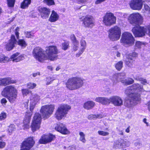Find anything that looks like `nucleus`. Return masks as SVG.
Here are the masks:
<instances>
[{
  "label": "nucleus",
  "mask_w": 150,
  "mask_h": 150,
  "mask_svg": "<svg viewBox=\"0 0 150 150\" xmlns=\"http://www.w3.org/2000/svg\"><path fill=\"white\" fill-rule=\"evenodd\" d=\"M45 52L40 47H36L32 51V54L34 58L40 62L44 60H49L54 61L58 58V54L59 53L57 47L54 45H49L46 47Z\"/></svg>",
  "instance_id": "obj_1"
},
{
  "label": "nucleus",
  "mask_w": 150,
  "mask_h": 150,
  "mask_svg": "<svg viewBox=\"0 0 150 150\" xmlns=\"http://www.w3.org/2000/svg\"><path fill=\"white\" fill-rule=\"evenodd\" d=\"M55 108L54 104L46 105L42 106L40 110L41 115L36 112L33 117L30 127L33 132L39 129L41 127L42 117L44 120L48 118L53 114Z\"/></svg>",
  "instance_id": "obj_2"
},
{
  "label": "nucleus",
  "mask_w": 150,
  "mask_h": 150,
  "mask_svg": "<svg viewBox=\"0 0 150 150\" xmlns=\"http://www.w3.org/2000/svg\"><path fill=\"white\" fill-rule=\"evenodd\" d=\"M16 80L12 79L10 77L0 78V86H5L1 92V95L6 98L11 103H14L17 97L18 91L14 86L9 84L16 83Z\"/></svg>",
  "instance_id": "obj_3"
},
{
  "label": "nucleus",
  "mask_w": 150,
  "mask_h": 150,
  "mask_svg": "<svg viewBox=\"0 0 150 150\" xmlns=\"http://www.w3.org/2000/svg\"><path fill=\"white\" fill-rule=\"evenodd\" d=\"M143 90V86L138 83L133 84L127 87L125 91L127 96L128 100H129L130 103L140 100V95L138 93L132 92L137 90L142 91Z\"/></svg>",
  "instance_id": "obj_4"
},
{
  "label": "nucleus",
  "mask_w": 150,
  "mask_h": 150,
  "mask_svg": "<svg viewBox=\"0 0 150 150\" xmlns=\"http://www.w3.org/2000/svg\"><path fill=\"white\" fill-rule=\"evenodd\" d=\"M84 81L81 77H72L68 79L65 83L66 87L71 91L78 89L83 86Z\"/></svg>",
  "instance_id": "obj_5"
},
{
  "label": "nucleus",
  "mask_w": 150,
  "mask_h": 150,
  "mask_svg": "<svg viewBox=\"0 0 150 150\" xmlns=\"http://www.w3.org/2000/svg\"><path fill=\"white\" fill-rule=\"evenodd\" d=\"M71 109V106L67 104L63 103L59 105L54 113V117L58 121L64 118L67 117Z\"/></svg>",
  "instance_id": "obj_6"
},
{
  "label": "nucleus",
  "mask_w": 150,
  "mask_h": 150,
  "mask_svg": "<svg viewBox=\"0 0 150 150\" xmlns=\"http://www.w3.org/2000/svg\"><path fill=\"white\" fill-rule=\"evenodd\" d=\"M108 37L112 41L117 40L120 38L121 35L120 28L117 25H115L109 30Z\"/></svg>",
  "instance_id": "obj_7"
},
{
  "label": "nucleus",
  "mask_w": 150,
  "mask_h": 150,
  "mask_svg": "<svg viewBox=\"0 0 150 150\" xmlns=\"http://www.w3.org/2000/svg\"><path fill=\"white\" fill-rule=\"evenodd\" d=\"M116 21V17L110 12L106 13L103 17V22L105 25L107 26H110L115 24Z\"/></svg>",
  "instance_id": "obj_8"
},
{
  "label": "nucleus",
  "mask_w": 150,
  "mask_h": 150,
  "mask_svg": "<svg viewBox=\"0 0 150 150\" xmlns=\"http://www.w3.org/2000/svg\"><path fill=\"white\" fill-rule=\"evenodd\" d=\"M138 56V53L135 52L127 54L125 61V66L129 67H132L135 62L134 59L137 58Z\"/></svg>",
  "instance_id": "obj_9"
},
{
  "label": "nucleus",
  "mask_w": 150,
  "mask_h": 150,
  "mask_svg": "<svg viewBox=\"0 0 150 150\" xmlns=\"http://www.w3.org/2000/svg\"><path fill=\"white\" fill-rule=\"evenodd\" d=\"M132 31L135 37H141L145 35L146 29L144 27L138 25L134 26Z\"/></svg>",
  "instance_id": "obj_10"
},
{
  "label": "nucleus",
  "mask_w": 150,
  "mask_h": 150,
  "mask_svg": "<svg viewBox=\"0 0 150 150\" xmlns=\"http://www.w3.org/2000/svg\"><path fill=\"white\" fill-rule=\"evenodd\" d=\"M35 142L33 137H29L25 139L22 143L20 150H32L30 149L33 146Z\"/></svg>",
  "instance_id": "obj_11"
},
{
  "label": "nucleus",
  "mask_w": 150,
  "mask_h": 150,
  "mask_svg": "<svg viewBox=\"0 0 150 150\" xmlns=\"http://www.w3.org/2000/svg\"><path fill=\"white\" fill-rule=\"evenodd\" d=\"M134 39L132 35L128 32H125L122 34L120 41L126 44H132L134 43Z\"/></svg>",
  "instance_id": "obj_12"
},
{
  "label": "nucleus",
  "mask_w": 150,
  "mask_h": 150,
  "mask_svg": "<svg viewBox=\"0 0 150 150\" xmlns=\"http://www.w3.org/2000/svg\"><path fill=\"white\" fill-rule=\"evenodd\" d=\"M141 16L138 13H133L130 15L128 20L129 23L133 25L140 24Z\"/></svg>",
  "instance_id": "obj_13"
},
{
  "label": "nucleus",
  "mask_w": 150,
  "mask_h": 150,
  "mask_svg": "<svg viewBox=\"0 0 150 150\" xmlns=\"http://www.w3.org/2000/svg\"><path fill=\"white\" fill-rule=\"evenodd\" d=\"M83 17L82 21L85 28H91L95 25L94 19L93 16L87 15Z\"/></svg>",
  "instance_id": "obj_14"
},
{
  "label": "nucleus",
  "mask_w": 150,
  "mask_h": 150,
  "mask_svg": "<svg viewBox=\"0 0 150 150\" xmlns=\"http://www.w3.org/2000/svg\"><path fill=\"white\" fill-rule=\"evenodd\" d=\"M144 2L143 0H132L129 6L133 10H140L142 8Z\"/></svg>",
  "instance_id": "obj_15"
},
{
  "label": "nucleus",
  "mask_w": 150,
  "mask_h": 150,
  "mask_svg": "<svg viewBox=\"0 0 150 150\" xmlns=\"http://www.w3.org/2000/svg\"><path fill=\"white\" fill-rule=\"evenodd\" d=\"M55 129L62 134L66 135L69 133L66 125L63 123L59 122L54 127Z\"/></svg>",
  "instance_id": "obj_16"
},
{
  "label": "nucleus",
  "mask_w": 150,
  "mask_h": 150,
  "mask_svg": "<svg viewBox=\"0 0 150 150\" xmlns=\"http://www.w3.org/2000/svg\"><path fill=\"white\" fill-rule=\"evenodd\" d=\"M55 138V136L52 134L49 135L44 134L39 139V142L40 144H45L51 142Z\"/></svg>",
  "instance_id": "obj_17"
},
{
  "label": "nucleus",
  "mask_w": 150,
  "mask_h": 150,
  "mask_svg": "<svg viewBox=\"0 0 150 150\" xmlns=\"http://www.w3.org/2000/svg\"><path fill=\"white\" fill-rule=\"evenodd\" d=\"M17 42V40L15 35L12 34L8 42L6 45V50L8 51L12 50L15 47V45L16 44Z\"/></svg>",
  "instance_id": "obj_18"
},
{
  "label": "nucleus",
  "mask_w": 150,
  "mask_h": 150,
  "mask_svg": "<svg viewBox=\"0 0 150 150\" xmlns=\"http://www.w3.org/2000/svg\"><path fill=\"white\" fill-rule=\"evenodd\" d=\"M38 11L40 15L43 19L48 18L50 13V9L46 7L39 8Z\"/></svg>",
  "instance_id": "obj_19"
},
{
  "label": "nucleus",
  "mask_w": 150,
  "mask_h": 150,
  "mask_svg": "<svg viewBox=\"0 0 150 150\" xmlns=\"http://www.w3.org/2000/svg\"><path fill=\"white\" fill-rule=\"evenodd\" d=\"M32 114L30 112H26L23 121V127L26 129L29 128V124Z\"/></svg>",
  "instance_id": "obj_20"
},
{
  "label": "nucleus",
  "mask_w": 150,
  "mask_h": 150,
  "mask_svg": "<svg viewBox=\"0 0 150 150\" xmlns=\"http://www.w3.org/2000/svg\"><path fill=\"white\" fill-rule=\"evenodd\" d=\"M111 103L115 106H120L123 104V101L121 98L118 96L111 97Z\"/></svg>",
  "instance_id": "obj_21"
},
{
  "label": "nucleus",
  "mask_w": 150,
  "mask_h": 150,
  "mask_svg": "<svg viewBox=\"0 0 150 150\" xmlns=\"http://www.w3.org/2000/svg\"><path fill=\"white\" fill-rule=\"evenodd\" d=\"M9 58L13 62H18L23 59L24 57L23 55L20 54L19 52H17L12 54Z\"/></svg>",
  "instance_id": "obj_22"
},
{
  "label": "nucleus",
  "mask_w": 150,
  "mask_h": 150,
  "mask_svg": "<svg viewBox=\"0 0 150 150\" xmlns=\"http://www.w3.org/2000/svg\"><path fill=\"white\" fill-rule=\"evenodd\" d=\"M95 100L103 105H109L111 103V97L108 98L105 97H98L96 98Z\"/></svg>",
  "instance_id": "obj_23"
},
{
  "label": "nucleus",
  "mask_w": 150,
  "mask_h": 150,
  "mask_svg": "<svg viewBox=\"0 0 150 150\" xmlns=\"http://www.w3.org/2000/svg\"><path fill=\"white\" fill-rule=\"evenodd\" d=\"M59 16L54 11L52 10V13L48 19L50 22H54L57 21L59 19Z\"/></svg>",
  "instance_id": "obj_24"
},
{
  "label": "nucleus",
  "mask_w": 150,
  "mask_h": 150,
  "mask_svg": "<svg viewBox=\"0 0 150 150\" xmlns=\"http://www.w3.org/2000/svg\"><path fill=\"white\" fill-rule=\"evenodd\" d=\"M95 105V103L93 101H88L84 103L83 107L86 110H90L93 108Z\"/></svg>",
  "instance_id": "obj_25"
},
{
  "label": "nucleus",
  "mask_w": 150,
  "mask_h": 150,
  "mask_svg": "<svg viewBox=\"0 0 150 150\" xmlns=\"http://www.w3.org/2000/svg\"><path fill=\"white\" fill-rule=\"evenodd\" d=\"M31 3V0H23L21 3L20 8L22 9H27Z\"/></svg>",
  "instance_id": "obj_26"
},
{
  "label": "nucleus",
  "mask_w": 150,
  "mask_h": 150,
  "mask_svg": "<svg viewBox=\"0 0 150 150\" xmlns=\"http://www.w3.org/2000/svg\"><path fill=\"white\" fill-rule=\"evenodd\" d=\"M120 81L124 85L127 86L133 83L134 82V80L133 79L129 78H128V80L126 79H122L120 80Z\"/></svg>",
  "instance_id": "obj_27"
},
{
  "label": "nucleus",
  "mask_w": 150,
  "mask_h": 150,
  "mask_svg": "<svg viewBox=\"0 0 150 150\" xmlns=\"http://www.w3.org/2000/svg\"><path fill=\"white\" fill-rule=\"evenodd\" d=\"M10 59L3 54H0V63H6L11 61Z\"/></svg>",
  "instance_id": "obj_28"
},
{
  "label": "nucleus",
  "mask_w": 150,
  "mask_h": 150,
  "mask_svg": "<svg viewBox=\"0 0 150 150\" xmlns=\"http://www.w3.org/2000/svg\"><path fill=\"white\" fill-rule=\"evenodd\" d=\"M18 45L22 48L25 47L27 45V44L25 40L23 39H19L17 42Z\"/></svg>",
  "instance_id": "obj_29"
},
{
  "label": "nucleus",
  "mask_w": 150,
  "mask_h": 150,
  "mask_svg": "<svg viewBox=\"0 0 150 150\" xmlns=\"http://www.w3.org/2000/svg\"><path fill=\"white\" fill-rule=\"evenodd\" d=\"M123 62L122 61H120L117 62L115 65L116 69L118 71H120L123 67Z\"/></svg>",
  "instance_id": "obj_30"
},
{
  "label": "nucleus",
  "mask_w": 150,
  "mask_h": 150,
  "mask_svg": "<svg viewBox=\"0 0 150 150\" xmlns=\"http://www.w3.org/2000/svg\"><path fill=\"white\" fill-rule=\"evenodd\" d=\"M7 6L9 8H13L15 4L16 0H6Z\"/></svg>",
  "instance_id": "obj_31"
},
{
  "label": "nucleus",
  "mask_w": 150,
  "mask_h": 150,
  "mask_svg": "<svg viewBox=\"0 0 150 150\" xmlns=\"http://www.w3.org/2000/svg\"><path fill=\"white\" fill-rule=\"evenodd\" d=\"M43 2L48 6L54 5L55 4L54 0H43Z\"/></svg>",
  "instance_id": "obj_32"
},
{
  "label": "nucleus",
  "mask_w": 150,
  "mask_h": 150,
  "mask_svg": "<svg viewBox=\"0 0 150 150\" xmlns=\"http://www.w3.org/2000/svg\"><path fill=\"white\" fill-rule=\"evenodd\" d=\"M62 49L64 50H66L69 47V42L65 41L62 44Z\"/></svg>",
  "instance_id": "obj_33"
},
{
  "label": "nucleus",
  "mask_w": 150,
  "mask_h": 150,
  "mask_svg": "<svg viewBox=\"0 0 150 150\" xmlns=\"http://www.w3.org/2000/svg\"><path fill=\"white\" fill-rule=\"evenodd\" d=\"M79 134L80 136L79 140L81 141L83 143H85L86 142V139L85 138V135L83 132H80L79 133Z\"/></svg>",
  "instance_id": "obj_34"
},
{
  "label": "nucleus",
  "mask_w": 150,
  "mask_h": 150,
  "mask_svg": "<svg viewBox=\"0 0 150 150\" xmlns=\"http://www.w3.org/2000/svg\"><path fill=\"white\" fill-rule=\"evenodd\" d=\"M4 136V135L0 136V149L4 148L6 146V143L2 139V138Z\"/></svg>",
  "instance_id": "obj_35"
},
{
  "label": "nucleus",
  "mask_w": 150,
  "mask_h": 150,
  "mask_svg": "<svg viewBox=\"0 0 150 150\" xmlns=\"http://www.w3.org/2000/svg\"><path fill=\"white\" fill-rule=\"evenodd\" d=\"M37 86L36 83L32 82H29L27 84V86L30 89H33L35 88Z\"/></svg>",
  "instance_id": "obj_36"
},
{
  "label": "nucleus",
  "mask_w": 150,
  "mask_h": 150,
  "mask_svg": "<svg viewBox=\"0 0 150 150\" xmlns=\"http://www.w3.org/2000/svg\"><path fill=\"white\" fill-rule=\"evenodd\" d=\"M73 45L72 47V51L75 52L78 50L79 48V42L72 43Z\"/></svg>",
  "instance_id": "obj_37"
},
{
  "label": "nucleus",
  "mask_w": 150,
  "mask_h": 150,
  "mask_svg": "<svg viewBox=\"0 0 150 150\" xmlns=\"http://www.w3.org/2000/svg\"><path fill=\"white\" fill-rule=\"evenodd\" d=\"M24 34L26 38H31L34 36V34L31 31H26L24 32Z\"/></svg>",
  "instance_id": "obj_38"
},
{
  "label": "nucleus",
  "mask_w": 150,
  "mask_h": 150,
  "mask_svg": "<svg viewBox=\"0 0 150 150\" xmlns=\"http://www.w3.org/2000/svg\"><path fill=\"white\" fill-rule=\"evenodd\" d=\"M36 104V103L34 102H30V103L29 109L31 111L30 112H31L32 113L35 107Z\"/></svg>",
  "instance_id": "obj_39"
},
{
  "label": "nucleus",
  "mask_w": 150,
  "mask_h": 150,
  "mask_svg": "<svg viewBox=\"0 0 150 150\" xmlns=\"http://www.w3.org/2000/svg\"><path fill=\"white\" fill-rule=\"evenodd\" d=\"M6 117L7 115L6 112H2L0 114V121L4 120Z\"/></svg>",
  "instance_id": "obj_40"
},
{
  "label": "nucleus",
  "mask_w": 150,
  "mask_h": 150,
  "mask_svg": "<svg viewBox=\"0 0 150 150\" xmlns=\"http://www.w3.org/2000/svg\"><path fill=\"white\" fill-rule=\"evenodd\" d=\"M70 38L72 41V43L75 42L78 43V42H79L77 40L74 34H72L71 35Z\"/></svg>",
  "instance_id": "obj_41"
},
{
  "label": "nucleus",
  "mask_w": 150,
  "mask_h": 150,
  "mask_svg": "<svg viewBox=\"0 0 150 150\" xmlns=\"http://www.w3.org/2000/svg\"><path fill=\"white\" fill-rule=\"evenodd\" d=\"M54 80V79L52 77H47L46 79V84L47 85H48L51 83L52 81Z\"/></svg>",
  "instance_id": "obj_42"
},
{
  "label": "nucleus",
  "mask_w": 150,
  "mask_h": 150,
  "mask_svg": "<svg viewBox=\"0 0 150 150\" xmlns=\"http://www.w3.org/2000/svg\"><path fill=\"white\" fill-rule=\"evenodd\" d=\"M22 94L23 95L27 96L30 93H31V91L27 89H23L21 90Z\"/></svg>",
  "instance_id": "obj_43"
},
{
  "label": "nucleus",
  "mask_w": 150,
  "mask_h": 150,
  "mask_svg": "<svg viewBox=\"0 0 150 150\" xmlns=\"http://www.w3.org/2000/svg\"><path fill=\"white\" fill-rule=\"evenodd\" d=\"M98 132L99 135L102 136H106L109 134V133L108 132L103 131L99 130Z\"/></svg>",
  "instance_id": "obj_44"
},
{
  "label": "nucleus",
  "mask_w": 150,
  "mask_h": 150,
  "mask_svg": "<svg viewBox=\"0 0 150 150\" xmlns=\"http://www.w3.org/2000/svg\"><path fill=\"white\" fill-rule=\"evenodd\" d=\"M19 28L18 27H16L15 29V34L16 35V38L18 39L19 38Z\"/></svg>",
  "instance_id": "obj_45"
},
{
  "label": "nucleus",
  "mask_w": 150,
  "mask_h": 150,
  "mask_svg": "<svg viewBox=\"0 0 150 150\" xmlns=\"http://www.w3.org/2000/svg\"><path fill=\"white\" fill-rule=\"evenodd\" d=\"M85 49V48H82L78 52V53H76V57H79L83 52L84 50Z\"/></svg>",
  "instance_id": "obj_46"
},
{
  "label": "nucleus",
  "mask_w": 150,
  "mask_h": 150,
  "mask_svg": "<svg viewBox=\"0 0 150 150\" xmlns=\"http://www.w3.org/2000/svg\"><path fill=\"white\" fill-rule=\"evenodd\" d=\"M139 80L141 81V83L143 85H145L147 83V81L146 79L141 78Z\"/></svg>",
  "instance_id": "obj_47"
},
{
  "label": "nucleus",
  "mask_w": 150,
  "mask_h": 150,
  "mask_svg": "<svg viewBox=\"0 0 150 150\" xmlns=\"http://www.w3.org/2000/svg\"><path fill=\"white\" fill-rule=\"evenodd\" d=\"M144 9L146 11L150 13V8L148 5L146 4H144Z\"/></svg>",
  "instance_id": "obj_48"
},
{
  "label": "nucleus",
  "mask_w": 150,
  "mask_h": 150,
  "mask_svg": "<svg viewBox=\"0 0 150 150\" xmlns=\"http://www.w3.org/2000/svg\"><path fill=\"white\" fill-rule=\"evenodd\" d=\"M120 76V74H117L116 75H115L113 76V80L114 81L115 80H116V82L118 81V78Z\"/></svg>",
  "instance_id": "obj_49"
},
{
  "label": "nucleus",
  "mask_w": 150,
  "mask_h": 150,
  "mask_svg": "<svg viewBox=\"0 0 150 150\" xmlns=\"http://www.w3.org/2000/svg\"><path fill=\"white\" fill-rule=\"evenodd\" d=\"M142 44L141 42L140 41H137L135 43V46L138 48H140Z\"/></svg>",
  "instance_id": "obj_50"
},
{
  "label": "nucleus",
  "mask_w": 150,
  "mask_h": 150,
  "mask_svg": "<svg viewBox=\"0 0 150 150\" xmlns=\"http://www.w3.org/2000/svg\"><path fill=\"white\" fill-rule=\"evenodd\" d=\"M81 46L83 47L82 48H86V43L85 40H81Z\"/></svg>",
  "instance_id": "obj_51"
},
{
  "label": "nucleus",
  "mask_w": 150,
  "mask_h": 150,
  "mask_svg": "<svg viewBox=\"0 0 150 150\" xmlns=\"http://www.w3.org/2000/svg\"><path fill=\"white\" fill-rule=\"evenodd\" d=\"M94 116L95 119L97 118H101L103 117L102 115L101 114H94Z\"/></svg>",
  "instance_id": "obj_52"
},
{
  "label": "nucleus",
  "mask_w": 150,
  "mask_h": 150,
  "mask_svg": "<svg viewBox=\"0 0 150 150\" xmlns=\"http://www.w3.org/2000/svg\"><path fill=\"white\" fill-rule=\"evenodd\" d=\"M87 118L88 119L90 120L95 119L94 115L91 114L88 115Z\"/></svg>",
  "instance_id": "obj_53"
},
{
  "label": "nucleus",
  "mask_w": 150,
  "mask_h": 150,
  "mask_svg": "<svg viewBox=\"0 0 150 150\" xmlns=\"http://www.w3.org/2000/svg\"><path fill=\"white\" fill-rule=\"evenodd\" d=\"M7 100L5 98H2L1 100V103L2 104H5L7 103Z\"/></svg>",
  "instance_id": "obj_54"
},
{
  "label": "nucleus",
  "mask_w": 150,
  "mask_h": 150,
  "mask_svg": "<svg viewBox=\"0 0 150 150\" xmlns=\"http://www.w3.org/2000/svg\"><path fill=\"white\" fill-rule=\"evenodd\" d=\"M105 0H96L95 1V4H98L105 1Z\"/></svg>",
  "instance_id": "obj_55"
},
{
  "label": "nucleus",
  "mask_w": 150,
  "mask_h": 150,
  "mask_svg": "<svg viewBox=\"0 0 150 150\" xmlns=\"http://www.w3.org/2000/svg\"><path fill=\"white\" fill-rule=\"evenodd\" d=\"M87 0H77L79 4L85 3Z\"/></svg>",
  "instance_id": "obj_56"
},
{
  "label": "nucleus",
  "mask_w": 150,
  "mask_h": 150,
  "mask_svg": "<svg viewBox=\"0 0 150 150\" xmlns=\"http://www.w3.org/2000/svg\"><path fill=\"white\" fill-rule=\"evenodd\" d=\"M146 28H147L148 30V34L150 36V24L146 26Z\"/></svg>",
  "instance_id": "obj_57"
},
{
  "label": "nucleus",
  "mask_w": 150,
  "mask_h": 150,
  "mask_svg": "<svg viewBox=\"0 0 150 150\" xmlns=\"http://www.w3.org/2000/svg\"><path fill=\"white\" fill-rule=\"evenodd\" d=\"M146 118H144L143 119V121L144 123L146 124V126H149V123L146 121Z\"/></svg>",
  "instance_id": "obj_58"
},
{
  "label": "nucleus",
  "mask_w": 150,
  "mask_h": 150,
  "mask_svg": "<svg viewBox=\"0 0 150 150\" xmlns=\"http://www.w3.org/2000/svg\"><path fill=\"white\" fill-rule=\"evenodd\" d=\"M147 108L149 111H150V100L147 103Z\"/></svg>",
  "instance_id": "obj_59"
},
{
  "label": "nucleus",
  "mask_w": 150,
  "mask_h": 150,
  "mask_svg": "<svg viewBox=\"0 0 150 150\" xmlns=\"http://www.w3.org/2000/svg\"><path fill=\"white\" fill-rule=\"evenodd\" d=\"M29 101L28 100L25 103V107L28 108V105Z\"/></svg>",
  "instance_id": "obj_60"
},
{
  "label": "nucleus",
  "mask_w": 150,
  "mask_h": 150,
  "mask_svg": "<svg viewBox=\"0 0 150 150\" xmlns=\"http://www.w3.org/2000/svg\"><path fill=\"white\" fill-rule=\"evenodd\" d=\"M130 126H129L128 127L125 129V132L127 133H128L129 132H130V130H129V128H130Z\"/></svg>",
  "instance_id": "obj_61"
},
{
  "label": "nucleus",
  "mask_w": 150,
  "mask_h": 150,
  "mask_svg": "<svg viewBox=\"0 0 150 150\" xmlns=\"http://www.w3.org/2000/svg\"><path fill=\"white\" fill-rule=\"evenodd\" d=\"M116 56H117V57H120V53L119 52H117Z\"/></svg>",
  "instance_id": "obj_62"
},
{
  "label": "nucleus",
  "mask_w": 150,
  "mask_h": 150,
  "mask_svg": "<svg viewBox=\"0 0 150 150\" xmlns=\"http://www.w3.org/2000/svg\"><path fill=\"white\" fill-rule=\"evenodd\" d=\"M32 75L33 76V77H35L37 75L38 73H34L32 74Z\"/></svg>",
  "instance_id": "obj_63"
},
{
  "label": "nucleus",
  "mask_w": 150,
  "mask_h": 150,
  "mask_svg": "<svg viewBox=\"0 0 150 150\" xmlns=\"http://www.w3.org/2000/svg\"><path fill=\"white\" fill-rule=\"evenodd\" d=\"M3 13V10L1 7L0 6V16Z\"/></svg>",
  "instance_id": "obj_64"
}]
</instances>
